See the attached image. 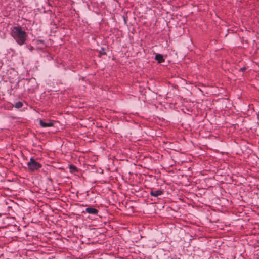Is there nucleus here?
<instances>
[{"label":"nucleus","instance_id":"obj_1","mask_svg":"<svg viewBox=\"0 0 259 259\" xmlns=\"http://www.w3.org/2000/svg\"><path fill=\"white\" fill-rule=\"evenodd\" d=\"M11 35L19 45L24 44L27 37L26 33L20 27H13L11 29Z\"/></svg>","mask_w":259,"mask_h":259},{"label":"nucleus","instance_id":"obj_2","mask_svg":"<svg viewBox=\"0 0 259 259\" xmlns=\"http://www.w3.org/2000/svg\"><path fill=\"white\" fill-rule=\"evenodd\" d=\"M27 165L29 170L31 171L37 170L42 166L41 164L37 162L34 159L32 158H30Z\"/></svg>","mask_w":259,"mask_h":259},{"label":"nucleus","instance_id":"obj_3","mask_svg":"<svg viewBox=\"0 0 259 259\" xmlns=\"http://www.w3.org/2000/svg\"><path fill=\"white\" fill-rule=\"evenodd\" d=\"M150 194L152 196L158 197V196L161 195L163 194V191L161 189L158 190H155L154 189H152L150 192Z\"/></svg>","mask_w":259,"mask_h":259},{"label":"nucleus","instance_id":"obj_4","mask_svg":"<svg viewBox=\"0 0 259 259\" xmlns=\"http://www.w3.org/2000/svg\"><path fill=\"white\" fill-rule=\"evenodd\" d=\"M39 124L42 127H48L54 126V122L53 121H50L48 122H46L41 119L39 120Z\"/></svg>","mask_w":259,"mask_h":259},{"label":"nucleus","instance_id":"obj_5","mask_svg":"<svg viewBox=\"0 0 259 259\" xmlns=\"http://www.w3.org/2000/svg\"><path fill=\"white\" fill-rule=\"evenodd\" d=\"M85 212L90 214L96 215L98 213V210L92 207H87L85 209Z\"/></svg>","mask_w":259,"mask_h":259},{"label":"nucleus","instance_id":"obj_6","mask_svg":"<svg viewBox=\"0 0 259 259\" xmlns=\"http://www.w3.org/2000/svg\"><path fill=\"white\" fill-rule=\"evenodd\" d=\"M155 59L157 61L158 63H161L164 61V59L163 58V56L160 54H157L155 55Z\"/></svg>","mask_w":259,"mask_h":259},{"label":"nucleus","instance_id":"obj_7","mask_svg":"<svg viewBox=\"0 0 259 259\" xmlns=\"http://www.w3.org/2000/svg\"><path fill=\"white\" fill-rule=\"evenodd\" d=\"M23 106V103L21 102H18L15 103L14 107L16 108H20Z\"/></svg>","mask_w":259,"mask_h":259},{"label":"nucleus","instance_id":"obj_8","mask_svg":"<svg viewBox=\"0 0 259 259\" xmlns=\"http://www.w3.org/2000/svg\"><path fill=\"white\" fill-rule=\"evenodd\" d=\"M70 168H71V169H72H72H76V167H75V166H70Z\"/></svg>","mask_w":259,"mask_h":259},{"label":"nucleus","instance_id":"obj_9","mask_svg":"<svg viewBox=\"0 0 259 259\" xmlns=\"http://www.w3.org/2000/svg\"><path fill=\"white\" fill-rule=\"evenodd\" d=\"M245 69H246V68H241V69H240V70H241L242 71H244Z\"/></svg>","mask_w":259,"mask_h":259},{"label":"nucleus","instance_id":"obj_10","mask_svg":"<svg viewBox=\"0 0 259 259\" xmlns=\"http://www.w3.org/2000/svg\"><path fill=\"white\" fill-rule=\"evenodd\" d=\"M33 49V48L32 47H31V48L30 49V51H32Z\"/></svg>","mask_w":259,"mask_h":259},{"label":"nucleus","instance_id":"obj_11","mask_svg":"<svg viewBox=\"0 0 259 259\" xmlns=\"http://www.w3.org/2000/svg\"><path fill=\"white\" fill-rule=\"evenodd\" d=\"M39 41H40V42H43V41H42V40H39Z\"/></svg>","mask_w":259,"mask_h":259}]
</instances>
